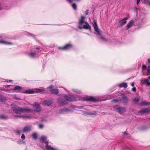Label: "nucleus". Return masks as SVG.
<instances>
[{
    "instance_id": "obj_1",
    "label": "nucleus",
    "mask_w": 150,
    "mask_h": 150,
    "mask_svg": "<svg viewBox=\"0 0 150 150\" xmlns=\"http://www.w3.org/2000/svg\"><path fill=\"white\" fill-rule=\"evenodd\" d=\"M63 96L66 100L62 98H59L57 100V102L62 105L66 104L67 101H73L76 100V98L73 96L64 94Z\"/></svg>"
},
{
    "instance_id": "obj_2",
    "label": "nucleus",
    "mask_w": 150,
    "mask_h": 150,
    "mask_svg": "<svg viewBox=\"0 0 150 150\" xmlns=\"http://www.w3.org/2000/svg\"><path fill=\"white\" fill-rule=\"evenodd\" d=\"M11 107L14 113L20 114L22 113V108L19 106L12 104L11 105Z\"/></svg>"
},
{
    "instance_id": "obj_3",
    "label": "nucleus",
    "mask_w": 150,
    "mask_h": 150,
    "mask_svg": "<svg viewBox=\"0 0 150 150\" xmlns=\"http://www.w3.org/2000/svg\"><path fill=\"white\" fill-rule=\"evenodd\" d=\"M94 30L96 32L95 34L98 35L100 36L99 38L102 41L105 42L107 41L105 38L101 36V32L100 29L98 28V26L94 28Z\"/></svg>"
},
{
    "instance_id": "obj_4",
    "label": "nucleus",
    "mask_w": 150,
    "mask_h": 150,
    "mask_svg": "<svg viewBox=\"0 0 150 150\" xmlns=\"http://www.w3.org/2000/svg\"><path fill=\"white\" fill-rule=\"evenodd\" d=\"M114 109L117 110L120 114H123L126 111V109L125 108L122 107H120L119 106L116 105L113 107Z\"/></svg>"
},
{
    "instance_id": "obj_5",
    "label": "nucleus",
    "mask_w": 150,
    "mask_h": 150,
    "mask_svg": "<svg viewBox=\"0 0 150 150\" xmlns=\"http://www.w3.org/2000/svg\"><path fill=\"white\" fill-rule=\"evenodd\" d=\"M85 17L84 16H81V18L79 19V25L78 28L80 29L82 28V27L84 24L85 23V21H84Z\"/></svg>"
},
{
    "instance_id": "obj_6",
    "label": "nucleus",
    "mask_w": 150,
    "mask_h": 150,
    "mask_svg": "<svg viewBox=\"0 0 150 150\" xmlns=\"http://www.w3.org/2000/svg\"><path fill=\"white\" fill-rule=\"evenodd\" d=\"M84 101H89L90 102H96L97 100L92 96H87L83 98Z\"/></svg>"
},
{
    "instance_id": "obj_7",
    "label": "nucleus",
    "mask_w": 150,
    "mask_h": 150,
    "mask_svg": "<svg viewBox=\"0 0 150 150\" xmlns=\"http://www.w3.org/2000/svg\"><path fill=\"white\" fill-rule=\"evenodd\" d=\"M33 106L35 108V111L37 112H39L41 111V108L38 104V102H35L33 105Z\"/></svg>"
},
{
    "instance_id": "obj_8",
    "label": "nucleus",
    "mask_w": 150,
    "mask_h": 150,
    "mask_svg": "<svg viewBox=\"0 0 150 150\" xmlns=\"http://www.w3.org/2000/svg\"><path fill=\"white\" fill-rule=\"evenodd\" d=\"M53 86H52L51 85L48 88L50 89V91L52 94L56 95L59 92L58 89L57 88L53 89L52 88Z\"/></svg>"
},
{
    "instance_id": "obj_9",
    "label": "nucleus",
    "mask_w": 150,
    "mask_h": 150,
    "mask_svg": "<svg viewBox=\"0 0 150 150\" xmlns=\"http://www.w3.org/2000/svg\"><path fill=\"white\" fill-rule=\"evenodd\" d=\"M72 45L69 43L66 45L64 46L63 47H59V48L63 50H68L72 48Z\"/></svg>"
},
{
    "instance_id": "obj_10",
    "label": "nucleus",
    "mask_w": 150,
    "mask_h": 150,
    "mask_svg": "<svg viewBox=\"0 0 150 150\" xmlns=\"http://www.w3.org/2000/svg\"><path fill=\"white\" fill-rule=\"evenodd\" d=\"M28 56L31 58H35L38 57L37 54L35 52H30L28 53Z\"/></svg>"
},
{
    "instance_id": "obj_11",
    "label": "nucleus",
    "mask_w": 150,
    "mask_h": 150,
    "mask_svg": "<svg viewBox=\"0 0 150 150\" xmlns=\"http://www.w3.org/2000/svg\"><path fill=\"white\" fill-rule=\"evenodd\" d=\"M34 93H44L45 91V88H42L40 89L35 88L34 89Z\"/></svg>"
},
{
    "instance_id": "obj_12",
    "label": "nucleus",
    "mask_w": 150,
    "mask_h": 150,
    "mask_svg": "<svg viewBox=\"0 0 150 150\" xmlns=\"http://www.w3.org/2000/svg\"><path fill=\"white\" fill-rule=\"evenodd\" d=\"M12 90H13L16 93L21 92L22 90V88L19 86H17Z\"/></svg>"
},
{
    "instance_id": "obj_13",
    "label": "nucleus",
    "mask_w": 150,
    "mask_h": 150,
    "mask_svg": "<svg viewBox=\"0 0 150 150\" xmlns=\"http://www.w3.org/2000/svg\"><path fill=\"white\" fill-rule=\"evenodd\" d=\"M84 24H85L83 26L82 28L86 29L89 30L90 31L91 30V27L88 23L86 21H85Z\"/></svg>"
},
{
    "instance_id": "obj_14",
    "label": "nucleus",
    "mask_w": 150,
    "mask_h": 150,
    "mask_svg": "<svg viewBox=\"0 0 150 150\" xmlns=\"http://www.w3.org/2000/svg\"><path fill=\"white\" fill-rule=\"evenodd\" d=\"M128 17H125L123 19H122L119 21V23L120 24L119 26H122V25L125 24L126 23V20L128 19Z\"/></svg>"
},
{
    "instance_id": "obj_15",
    "label": "nucleus",
    "mask_w": 150,
    "mask_h": 150,
    "mask_svg": "<svg viewBox=\"0 0 150 150\" xmlns=\"http://www.w3.org/2000/svg\"><path fill=\"white\" fill-rule=\"evenodd\" d=\"M134 22V21L133 20L130 21L127 24L126 26V28L125 29L126 30H128L131 26H132Z\"/></svg>"
},
{
    "instance_id": "obj_16",
    "label": "nucleus",
    "mask_w": 150,
    "mask_h": 150,
    "mask_svg": "<svg viewBox=\"0 0 150 150\" xmlns=\"http://www.w3.org/2000/svg\"><path fill=\"white\" fill-rule=\"evenodd\" d=\"M22 113L23 112L29 113L32 112L33 111V110L29 108H22Z\"/></svg>"
},
{
    "instance_id": "obj_17",
    "label": "nucleus",
    "mask_w": 150,
    "mask_h": 150,
    "mask_svg": "<svg viewBox=\"0 0 150 150\" xmlns=\"http://www.w3.org/2000/svg\"><path fill=\"white\" fill-rule=\"evenodd\" d=\"M52 101L51 100H46L44 101L43 103L42 104L44 105H47L49 106L51 105L52 103Z\"/></svg>"
},
{
    "instance_id": "obj_18",
    "label": "nucleus",
    "mask_w": 150,
    "mask_h": 150,
    "mask_svg": "<svg viewBox=\"0 0 150 150\" xmlns=\"http://www.w3.org/2000/svg\"><path fill=\"white\" fill-rule=\"evenodd\" d=\"M45 143L46 144L45 147L48 150H54V149L53 148L48 145L49 142L48 141H45Z\"/></svg>"
},
{
    "instance_id": "obj_19",
    "label": "nucleus",
    "mask_w": 150,
    "mask_h": 150,
    "mask_svg": "<svg viewBox=\"0 0 150 150\" xmlns=\"http://www.w3.org/2000/svg\"><path fill=\"white\" fill-rule=\"evenodd\" d=\"M142 82L143 83H144L147 86H150V82L148 79H144L142 80Z\"/></svg>"
},
{
    "instance_id": "obj_20",
    "label": "nucleus",
    "mask_w": 150,
    "mask_h": 150,
    "mask_svg": "<svg viewBox=\"0 0 150 150\" xmlns=\"http://www.w3.org/2000/svg\"><path fill=\"white\" fill-rule=\"evenodd\" d=\"M24 93L25 94H30L34 93V89H28L25 91Z\"/></svg>"
},
{
    "instance_id": "obj_21",
    "label": "nucleus",
    "mask_w": 150,
    "mask_h": 150,
    "mask_svg": "<svg viewBox=\"0 0 150 150\" xmlns=\"http://www.w3.org/2000/svg\"><path fill=\"white\" fill-rule=\"evenodd\" d=\"M150 111V108H145L140 111L139 112L142 113H147L148 112Z\"/></svg>"
},
{
    "instance_id": "obj_22",
    "label": "nucleus",
    "mask_w": 150,
    "mask_h": 150,
    "mask_svg": "<svg viewBox=\"0 0 150 150\" xmlns=\"http://www.w3.org/2000/svg\"><path fill=\"white\" fill-rule=\"evenodd\" d=\"M150 111V108H145L140 111L139 112L142 113H147L148 112Z\"/></svg>"
},
{
    "instance_id": "obj_23",
    "label": "nucleus",
    "mask_w": 150,
    "mask_h": 150,
    "mask_svg": "<svg viewBox=\"0 0 150 150\" xmlns=\"http://www.w3.org/2000/svg\"><path fill=\"white\" fill-rule=\"evenodd\" d=\"M31 127L30 125L28 126L25 127L23 129V131L25 132H27L31 129Z\"/></svg>"
},
{
    "instance_id": "obj_24",
    "label": "nucleus",
    "mask_w": 150,
    "mask_h": 150,
    "mask_svg": "<svg viewBox=\"0 0 150 150\" xmlns=\"http://www.w3.org/2000/svg\"><path fill=\"white\" fill-rule=\"evenodd\" d=\"M122 100H123V103L125 104H127L128 101L127 98L124 95L122 96Z\"/></svg>"
},
{
    "instance_id": "obj_25",
    "label": "nucleus",
    "mask_w": 150,
    "mask_h": 150,
    "mask_svg": "<svg viewBox=\"0 0 150 150\" xmlns=\"http://www.w3.org/2000/svg\"><path fill=\"white\" fill-rule=\"evenodd\" d=\"M119 87H124L125 88H126L127 86V83H123L120 84L119 86Z\"/></svg>"
},
{
    "instance_id": "obj_26",
    "label": "nucleus",
    "mask_w": 150,
    "mask_h": 150,
    "mask_svg": "<svg viewBox=\"0 0 150 150\" xmlns=\"http://www.w3.org/2000/svg\"><path fill=\"white\" fill-rule=\"evenodd\" d=\"M0 43L3 44H8L11 45L12 43L11 42H7L5 41H4L2 40H0Z\"/></svg>"
},
{
    "instance_id": "obj_27",
    "label": "nucleus",
    "mask_w": 150,
    "mask_h": 150,
    "mask_svg": "<svg viewBox=\"0 0 150 150\" xmlns=\"http://www.w3.org/2000/svg\"><path fill=\"white\" fill-rule=\"evenodd\" d=\"M150 105V102H147L144 101L142 102L140 104V106H145L148 105Z\"/></svg>"
},
{
    "instance_id": "obj_28",
    "label": "nucleus",
    "mask_w": 150,
    "mask_h": 150,
    "mask_svg": "<svg viewBox=\"0 0 150 150\" xmlns=\"http://www.w3.org/2000/svg\"><path fill=\"white\" fill-rule=\"evenodd\" d=\"M23 118L30 119L33 118V117L30 115H23Z\"/></svg>"
},
{
    "instance_id": "obj_29",
    "label": "nucleus",
    "mask_w": 150,
    "mask_h": 150,
    "mask_svg": "<svg viewBox=\"0 0 150 150\" xmlns=\"http://www.w3.org/2000/svg\"><path fill=\"white\" fill-rule=\"evenodd\" d=\"M144 3L150 6V0H144Z\"/></svg>"
},
{
    "instance_id": "obj_30",
    "label": "nucleus",
    "mask_w": 150,
    "mask_h": 150,
    "mask_svg": "<svg viewBox=\"0 0 150 150\" xmlns=\"http://www.w3.org/2000/svg\"><path fill=\"white\" fill-rule=\"evenodd\" d=\"M72 91L76 94H80L81 93V91L76 89H72Z\"/></svg>"
},
{
    "instance_id": "obj_31",
    "label": "nucleus",
    "mask_w": 150,
    "mask_h": 150,
    "mask_svg": "<svg viewBox=\"0 0 150 150\" xmlns=\"http://www.w3.org/2000/svg\"><path fill=\"white\" fill-rule=\"evenodd\" d=\"M121 100V99L119 98L118 99H113L112 100V101L115 103H116L119 102L120 100Z\"/></svg>"
},
{
    "instance_id": "obj_32",
    "label": "nucleus",
    "mask_w": 150,
    "mask_h": 150,
    "mask_svg": "<svg viewBox=\"0 0 150 150\" xmlns=\"http://www.w3.org/2000/svg\"><path fill=\"white\" fill-rule=\"evenodd\" d=\"M40 139L42 142H44L45 140L47 139V137L45 136H42L41 137Z\"/></svg>"
},
{
    "instance_id": "obj_33",
    "label": "nucleus",
    "mask_w": 150,
    "mask_h": 150,
    "mask_svg": "<svg viewBox=\"0 0 150 150\" xmlns=\"http://www.w3.org/2000/svg\"><path fill=\"white\" fill-rule=\"evenodd\" d=\"M33 138L35 139H36L37 138V134L36 133H34L32 134Z\"/></svg>"
},
{
    "instance_id": "obj_34",
    "label": "nucleus",
    "mask_w": 150,
    "mask_h": 150,
    "mask_svg": "<svg viewBox=\"0 0 150 150\" xmlns=\"http://www.w3.org/2000/svg\"><path fill=\"white\" fill-rule=\"evenodd\" d=\"M8 118V117L4 115H2L0 116V119H6Z\"/></svg>"
},
{
    "instance_id": "obj_35",
    "label": "nucleus",
    "mask_w": 150,
    "mask_h": 150,
    "mask_svg": "<svg viewBox=\"0 0 150 150\" xmlns=\"http://www.w3.org/2000/svg\"><path fill=\"white\" fill-rule=\"evenodd\" d=\"M140 98H135L133 99V101L135 103L138 102Z\"/></svg>"
},
{
    "instance_id": "obj_36",
    "label": "nucleus",
    "mask_w": 150,
    "mask_h": 150,
    "mask_svg": "<svg viewBox=\"0 0 150 150\" xmlns=\"http://www.w3.org/2000/svg\"><path fill=\"white\" fill-rule=\"evenodd\" d=\"M5 99V98L2 95L0 94V100L3 101Z\"/></svg>"
},
{
    "instance_id": "obj_37",
    "label": "nucleus",
    "mask_w": 150,
    "mask_h": 150,
    "mask_svg": "<svg viewBox=\"0 0 150 150\" xmlns=\"http://www.w3.org/2000/svg\"><path fill=\"white\" fill-rule=\"evenodd\" d=\"M64 112H70L71 110L69 108H67L63 109Z\"/></svg>"
},
{
    "instance_id": "obj_38",
    "label": "nucleus",
    "mask_w": 150,
    "mask_h": 150,
    "mask_svg": "<svg viewBox=\"0 0 150 150\" xmlns=\"http://www.w3.org/2000/svg\"><path fill=\"white\" fill-rule=\"evenodd\" d=\"M71 6L74 9L76 10V5L75 4H72L71 5Z\"/></svg>"
},
{
    "instance_id": "obj_39",
    "label": "nucleus",
    "mask_w": 150,
    "mask_h": 150,
    "mask_svg": "<svg viewBox=\"0 0 150 150\" xmlns=\"http://www.w3.org/2000/svg\"><path fill=\"white\" fill-rule=\"evenodd\" d=\"M22 131H19L18 130H15L14 131V132L16 133V134L17 135H19L21 132Z\"/></svg>"
},
{
    "instance_id": "obj_40",
    "label": "nucleus",
    "mask_w": 150,
    "mask_h": 150,
    "mask_svg": "<svg viewBox=\"0 0 150 150\" xmlns=\"http://www.w3.org/2000/svg\"><path fill=\"white\" fill-rule=\"evenodd\" d=\"M64 113H65V112H64V111L63 109H62L60 110L59 112V114H64Z\"/></svg>"
},
{
    "instance_id": "obj_41",
    "label": "nucleus",
    "mask_w": 150,
    "mask_h": 150,
    "mask_svg": "<svg viewBox=\"0 0 150 150\" xmlns=\"http://www.w3.org/2000/svg\"><path fill=\"white\" fill-rule=\"evenodd\" d=\"M93 25L94 26V28L95 27H98V25H97L96 22L95 20H94L93 23Z\"/></svg>"
},
{
    "instance_id": "obj_42",
    "label": "nucleus",
    "mask_w": 150,
    "mask_h": 150,
    "mask_svg": "<svg viewBox=\"0 0 150 150\" xmlns=\"http://www.w3.org/2000/svg\"><path fill=\"white\" fill-rule=\"evenodd\" d=\"M33 117V118H34V119H37L39 117V115H33V116H32Z\"/></svg>"
},
{
    "instance_id": "obj_43",
    "label": "nucleus",
    "mask_w": 150,
    "mask_h": 150,
    "mask_svg": "<svg viewBox=\"0 0 150 150\" xmlns=\"http://www.w3.org/2000/svg\"><path fill=\"white\" fill-rule=\"evenodd\" d=\"M23 142L21 140H20L17 142V143L18 144H21ZM24 143H25V142H24Z\"/></svg>"
},
{
    "instance_id": "obj_44",
    "label": "nucleus",
    "mask_w": 150,
    "mask_h": 150,
    "mask_svg": "<svg viewBox=\"0 0 150 150\" xmlns=\"http://www.w3.org/2000/svg\"><path fill=\"white\" fill-rule=\"evenodd\" d=\"M96 112H90L88 113V115H93L95 114Z\"/></svg>"
},
{
    "instance_id": "obj_45",
    "label": "nucleus",
    "mask_w": 150,
    "mask_h": 150,
    "mask_svg": "<svg viewBox=\"0 0 150 150\" xmlns=\"http://www.w3.org/2000/svg\"><path fill=\"white\" fill-rule=\"evenodd\" d=\"M23 115H16L15 117H16L23 118Z\"/></svg>"
},
{
    "instance_id": "obj_46",
    "label": "nucleus",
    "mask_w": 150,
    "mask_h": 150,
    "mask_svg": "<svg viewBox=\"0 0 150 150\" xmlns=\"http://www.w3.org/2000/svg\"><path fill=\"white\" fill-rule=\"evenodd\" d=\"M21 138L23 140H24L25 139V136L24 134H23L22 135Z\"/></svg>"
},
{
    "instance_id": "obj_47",
    "label": "nucleus",
    "mask_w": 150,
    "mask_h": 150,
    "mask_svg": "<svg viewBox=\"0 0 150 150\" xmlns=\"http://www.w3.org/2000/svg\"><path fill=\"white\" fill-rule=\"evenodd\" d=\"M88 9L86 10L85 12V14L86 15H87L88 14Z\"/></svg>"
},
{
    "instance_id": "obj_48",
    "label": "nucleus",
    "mask_w": 150,
    "mask_h": 150,
    "mask_svg": "<svg viewBox=\"0 0 150 150\" xmlns=\"http://www.w3.org/2000/svg\"><path fill=\"white\" fill-rule=\"evenodd\" d=\"M129 148V147L127 146L126 145L125 146V147L123 148L122 150H123L125 149H128Z\"/></svg>"
},
{
    "instance_id": "obj_49",
    "label": "nucleus",
    "mask_w": 150,
    "mask_h": 150,
    "mask_svg": "<svg viewBox=\"0 0 150 150\" xmlns=\"http://www.w3.org/2000/svg\"><path fill=\"white\" fill-rule=\"evenodd\" d=\"M43 127V125L42 124H40L39 125V127L40 129H42Z\"/></svg>"
},
{
    "instance_id": "obj_50",
    "label": "nucleus",
    "mask_w": 150,
    "mask_h": 150,
    "mask_svg": "<svg viewBox=\"0 0 150 150\" xmlns=\"http://www.w3.org/2000/svg\"><path fill=\"white\" fill-rule=\"evenodd\" d=\"M147 67L146 66L144 65H143L142 66V68L143 69H145Z\"/></svg>"
},
{
    "instance_id": "obj_51",
    "label": "nucleus",
    "mask_w": 150,
    "mask_h": 150,
    "mask_svg": "<svg viewBox=\"0 0 150 150\" xmlns=\"http://www.w3.org/2000/svg\"><path fill=\"white\" fill-rule=\"evenodd\" d=\"M132 90L134 92H135L136 91V88L135 87H133L132 89Z\"/></svg>"
},
{
    "instance_id": "obj_52",
    "label": "nucleus",
    "mask_w": 150,
    "mask_h": 150,
    "mask_svg": "<svg viewBox=\"0 0 150 150\" xmlns=\"http://www.w3.org/2000/svg\"><path fill=\"white\" fill-rule=\"evenodd\" d=\"M67 1H68L70 3H71L72 1L71 0H67ZM75 1H79L80 0H75Z\"/></svg>"
},
{
    "instance_id": "obj_53",
    "label": "nucleus",
    "mask_w": 150,
    "mask_h": 150,
    "mask_svg": "<svg viewBox=\"0 0 150 150\" xmlns=\"http://www.w3.org/2000/svg\"><path fill=\"white\" fill-rule=\"evenodd\" d=\"M147 70L148 71V72H150V66H148V68L147 69Z\"/></svg>"
},
{
    "instance_id": "obj_54",
    "label": "nucleus",
    "mask_w": 150,
    "mask_h": 150,
    "mask_svg": "<svg viewBox=\"0 0 150 150\" xmlns=\"http://www.w3.org/2000/svg\"><path fill=\"white\" fill-rule=\"evenodd\" d=\"M141 0H137V5H138L139 4V2Z\"/></svg>"
},
{
    "instance_id": "obj_55",
    "label": "nucleus",
    "mask_w": 150,
    "mask_h": 150,
    "mask_svg": "<svg viewBox=\"0 0 150 150\" xmlns=\"http://www.w3.org/2000/svg\"><path fill=\"white\" fill-rule=\"evenodd\" d=\"M12 86V85H5V87H6V88H8V87H9V86Z\"/></svg>"
},
{
    "instance_id": "obj_56",
    "label": "nucleus",
    "mask_w": 150,
    "mask_h": 150,
    "mask_svg": "<svg viewBox=\"0 0 150 150\" xmlns=\"http://www.w3.org/2000/svg\"><path fill=\"white\" fill-rule=\"evenodd\" d=\"M29 35L32 36L33 37H34V36L33 34L28 33Z\"/></svg>"
},
{
    "instance_id": "obj_57",
    "label": "nucleus",
    "mask_w": 150,
    "mask_h": 150,
    "mask_svg": "<svg viewBox=\"0 0 150 150\" xmlns=\"http://www.w3.org/2000/svg\"><path fill=\"white\" fill-rule=\"evenodd\" d=\"M134 82H132V83L131 86H132L133 87L134 86Z\"/></svg>"
},
{
    "instance_id": "obj_58",
    "label": "nucleus",
    "mask_w": 150,
    "mask_h": 150,
    "mask_svg": "<svg viewBox=\"0 0 150 150\" xmlns=\"http://www.w3.org/2000/svg\"><path fill=\"white\" fill-rule=\"evenodd\" d=\"M35 49L37 50H39L40 49V48L39 47H36Z\"/></svg>"
},
{
    "instance_id": "obj_59",
    "label": "nucleus",
    "mask_w": 150,
    "mask_h": 150,
    "mask_svg": "<svg viewBox=\"0 0 150 150\" xmlns=\"http://www.w3.org/2000/svg\"><path fill=\"white\" fill-rule=\"evenodd\" d=\"M147 61L148 63H150V58L148 59Z\"/></svg>"
},
{
    "instance_id": "obj_60",
    "label": "nucleus",
    "mask_w": 150,
    "mask_h": 150,
    "mask_svg": "<svg viewBox=\"0 0 150 150\" xmlns=\"http://www.w3.org/2000/svg\"><path fill=\"white\" fill-rule=\"evenodd\" d=\"M150 74V72H148L147 73V75H149Z\"/></svg>"
},
{
    "instance_id": "obj_61",
    "label": "nucleus",
    "mask_w": 150,
    "mask_h": 150,
    "mask_svg": "<svg viewBox=\"0 0 150 150\" xmlns=\"http://www.w3.org/2000/svg\"><path fill=\"white\" fill-rule=\"evenodd\" d=\"M12 81V80H9V82H11H11Z\"/></svg>"
},
{
    "instance_id": "obj_62",
    "label": "nucleus",
    "mask_w": 150,
    "mask_h": 150,
    "mask_svg": "<svg viewBox=\"0 0 150 150\" xmlns=\"http://www.w3.org/2000/svg\"><path fill=\"white\" fill-rule=\"evenodd\" d=\"M135 10L136 11H137V10H138V8H135Z\"/></svg>"
},
{
    "instance_id": "obj_63",
    "label": "nucleus",
    "mask_w": 150,
    "mask_h": 150,
    "mask_svg": "<svg viewBox=\"0 0 150 150\" xmlns=\"http://www.w3.org/2000/svg\"><path fill=\"white\" fill-rule=\"evenodd\" d=\"M2 8H1V5H0V10H1V9Z\"/></svg>"
},
{
    "instance_id": "obj_64",
    "label": "nucleus",
    "mask_w": 150,
    "mask_h": 150,
    "mask_svg": "<svg viewBox=\"0 0 150 150\" xmlns=\"http://www.w3.org/2000/svg\"><path fill=\"white\" fill-rule=\"evenodd\" d=\"M148 78L150 80V76H149Z\"/></svg>"
}]
</instances>
